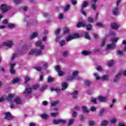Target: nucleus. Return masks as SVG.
I'll return each instance as SVG.
<instances>
[{
	"instance_id": "nucleus-29",
	"label": "nucleus",
	"mask_w": 126,
	"mask_h": 126,
	"mask_svg": "<svg viewBox=\"0 0 126 126\" xmlns=\"http://www.w3.org/2000/svg\"><path fill=\"white\" fill-rule=\"evenodd\" d=\"M7 27H8V28H9L10 29H12L13 28H15V25H14L13 24H8Z\"/></svg>"
},
{
	"instance_id": "nucleus-5",
	"label": "nucleus",
	"mask_w": 126,
	"mask_h": 126,
	"mask_svg": "<svg viewBox=\"0 0 126 126\" xmlns=\"http://www.w3.org/2000/svg\"><path fill=\"white\" fill-rule=\"evenodd\" d=\"M13 101L15 102V103H16L17 105H21V104H22V100L20 97H16Z\"/></svg>"
},
{
	"instance_id": "nucleus-19",
	"label": "nucleus",
	"mask_w": 126,
	"mask_h": 126,
	"mask_svg": "<svg viewBox=\"0 0 126 126\" xmlns=\"http://www.w3.org/2000/svg\"><path fill=\"white\" fill-rule=\"evenodd\" d=\"M41 118L43 119V120H47L50 118V116L47 114H43L41 115Z\"/></svg>"
},
{
	"instance_id": "nucleus-36",
	"label": "nucleus",
	"mask_w": 126,
	"mask_h": 126,
	"mask_svg": "<svg viewBox=\"0 0 126 126\" xmlns=\"http://www.w3.org/2000/svg\"><path fill=\"white\" fill-rule=\"evenodd\" d=\"M105 110H106L105 108L101 109L100 112H99V116H100V117H102V116H103V114H104V113H105Z\"/></svg>"
},
{
	"instance_id": "nucleus-11",
	"label": "nucleus",
	"mask_w": 126,
	"mask_h": 126,
	"mask_svg": "<svg viewBox=\"0 0 126 126\" xmlns=\"http://www.w3.org/2000/svg\"><path fill=\"white\" fill-rule=\"evenodd\" d=\"M86 26V22L84 21L82 22H79L77 24V27L78 28H80V27H85Z\"/></svg>"
},
{
	"instance_id": "nucleus-31",
	"label": "nucleus",
	"mask_w": 126,
	"mask_h": 126,
	"mask_svg": "<svg viewBox=\"0 0 126 126\" xmlns=\"http://www.w3.org/2000/svg\"><path fill=\"white\" fill-rule=\"evenodd\" d=\"M101 79L103 81H106V80H108L109 79V76L105 75L101 78Z\"/></svg>"
},
{
	"instance_id": "nucleus-40",
	"label": "nucleus",
	"mask_w": 126,
	"mask_h": 126,
	"mask_svg": "<svg viewBox=\"0 0 126 126\" xmlns=\"http://www.w3.org/2000/svg\"><path fill=\"white\" fill-rule=\"evenodd\" d=\"M73 79H74V77L73 76H68L67 78H66V80L68 81H71V80H73Z\"/></svg>"
},
{
	"instance_id": "nucleus-20",
	"label": "nucleus",
	"mask_w": 126,
	"mask_h": 126,
	"mask_svg": "<svg viewBox=\"0 0 126 126\" xmlns=\"http://www.w3.org/2000/svg\"><path fill=\"white\" fill-rule=\"evenodd\" d=\"M63 34H69V29L67 28H64L63 29Z\"/></svg>"
},
{
	"instance_id": "nucleus-35",
	"label": "nucleus",
	"mask_w": 126,
	"mask_h": 126,
	"mask_svg": "<svg viewBox=\"0 0 126 126\" xmlns=\"http://www.w3.org/2000/svg\"><path fill=\"white\" fill-rule=\"evenodd\" d=\"M87 20L89 23H93L94 22V19L92 17H88Z\"/></svg>"
},
{
	"instance_id": "nucleus-50",
	"label": "nucleus",
	"mask_w": 126,
	"mask_h": 126,
	"mask_svg": "<svg viewBox=\"0 0 126 126\" xmlns=\"http://www.w3.org/2000/svg\"><path fill=\"white\" fill-rule=\"evenodd\" d=\"M113 64H114V61L111 60L108 63L107 65H108V66H112V65H113Z\"/></svg>"
},
{
	"instance_id": "nucleus-22",
	"label": "nucleus",
	"mask_w": 126,
	"mask_h": 126,
	"mask_svg": "<svg viewBox=\"0 0 126 126\" xmlns=\"http://www.w3.org/2000/svg\"><path fill=\"white\" fill-rule=\"evenodd\" d=\"M71 35L73 38V39H77L80 37V36L79 35V34L77 33L71 34Z\"/></svg>"
},
{
	"instance_id": "nucleus-6",
	"label": "nucleus",
	"mask_w": 126,
	"mask_h": 126,
	"mask_svg": "<svg viewBox=\"0 0 126 126\" xmlns=\"http://www.w3.org/2000/svg\"><path fill=\"white\" fill-rule=\"evenodd\" d=\"M55 69L57 72H58V74L60 75V76H63V75L64 72L63 71L61 70V67H60V66L58 65H56L55 67Z\"/></svg>"
},
{
	"instance_id": "nucleus-1",
	"label": "nucleus",
	"mask_w": 126,
	"mask_h": 126,
	"mask_svg": "<svg viewBox=\"0 0 126 126\" xmlns=\"http://www.w3.org/2000/svg\"><path fill=\"white\" fill-rule=\"evenodd\" d=\"M39 88V85L35 84L33 85L32 88H26V91L24 92V95L26 98H28L31 96V92H32V89L36 90Z\"/></svg>"
},
{
	"instance_id": "nucleus-21",
	"label": "nucleus",
	"mask_w": 126,
	"mask_h": 126,
	"mask_svg": "<svg viewBox=\"0 0 126 126\" xmlns=\"http://www.w3.org/2000/svg\"><path fill=\"white\" fill-rule=\"evenodd\" d=\"M12 98H13V94H10L9 95L6 97L7 101H10L12 100Z\"/></svg>"
},
{
	"instance_id": "nucleus-38",
	"label": "nucleus",
	"mask_w": 126,
	"mask_h": 126,
	"mask_svg": "<svg viewBox=\"0 0 126 126\" xmlns=\"http://www.w3.org/2000/svg\"><path fill=\"white\" fill-rule=\"evenodd\" d=\"M18 82H19V78H16L13 79L12 83L13 84H14L15 83H18Z\"/></svg>"
},
{
	"instance_id": "nucleus-33",
	"label": "nucleus",
	"mask_w": 126,
	"mask_h": 126,
	"mask_svg": "<svg viewBox=\"0 0 126 126\" xmlns=\"http://www.w3.org/2000/svg\"><path fill=\"white\" fill-rule=\"evenodd\" d=\"M71 40H73L72 35H70L67 36L66 39V41H67V42H69V41H71Z\"/></svg>"
},
{
	"instance_id": "nucleus-24",
	"label": "nucleus",
	"mask_w": 126,
	"mask_h": 126,
	"mask_svg": "<svg viewBox=\"0 0 126 126\" xmlns=\"http://www.w3.org/2000/svg\"><path fill=\"white\" fill-rule=\"evenodd\" d=\"M86 26L87 27V30L88 31H90V30H92V25H91V24H89L88 25H86Z\"/></svg>"
},
{
	"instance_id": "nucleus-8",
	"label": "nucleus",
	"mask_w": 126,
	"mask_h": 126,
	"mask_svg": "<svg viewBox=\"0 0 126 126\" xmlns=\"http://www.w3.org/2000/svg\"><path fill=\"white\" fill-rule=\"evenodd\" d=\"M71 96H72V97L73 99H77V95H78V91H76L73 92V93H71L69 94Z\"/></svg>"
},
{
	"instance_id": "nucleus-45",
	"label": "nucleus",
	"mask_w": 126,
	"mask_h": 126,
	"mask_svg": "<svg viewBox=\"0 0 126 126\" xmlns=\"http://www.w3.org/2000/svg\"><path fill=\"white\" fill-rule=\"evenodd\" d=\"M109 34L110 36H116V32L113 31H110L109 32Z\"/></svg>"
},
{
	"instance_id": "nucleus-51",
	"label": "nucleus",
	"mask_w": 126,
	"mask_h": 126,
	"mask_svg": "<svg viewBox=\"0 0 126 126\" xmlns=\"http://www.w3.org/2000/svg\"><path fill=\"white\" fill-rule=\"evenodd\" d=\"M14 2L16 3V4H19V3H21L22 2V0H14Z\"/></svg>"
},
{
	"instance_id": "nucleus-55",
	"label": "nucleus",
	"mask_w": 126,
	"mask_h": 126,
	"mask_svg": "<svg viewBox=\"0 0 126 126\" xmlns=\"http://www.w3.org/2000/svg\"><path fill=\"white\" fill-rule=\"evenodd\" d=\"M63 56L64 57H67V56H68V52L67 51H64Z\"/></svg>"
},
{
	"instance_id": "nucleus-41",
	"label": "nucleus",
	"mask_w": 126,
	"mask_h": 126,
	"mask_svg": "<svg viewBox=\"0 0 126 126\" xmlns=\"http://www.w3.org/2000/svg\"><path fill=\"white\" fill-rule=\"evenodd\" d=\"M87 5H88V2L85 1V2H84V3L82 5L81 8H83H83H85V7H86V6H87Z\"/></svg>"
},
{
	"instance_id": "nucleus-61",
	"label": "nucleus",
	"mask_w": 126,
	"mask_h": 126,
	"mask_svg": "<svg viewBox=\"0 0 126 126\" xmlns=\"http://www.w3.org/2000/svg\"><path fill=\"white\" fill-rule=\"evenodd\" d=\"M77 74H78V72L74 71L73 72L72 76H73L74 77H76Z\"/></svg>"
},
{
	"instance_id": "nucleus-12",
	"label": "nucleus",
	"mask_w": 126,
	"mask_h": 126,
	"mask_svg": "<svg viewBox=\"0 0 126 126\" xmlns=\"http://www.w3.org/2000/svg\"><path fill=\"white\" fill-rule=\"evenodd\" d=\"M36 37H38V32H33L32 34L30 37V38L32 40L33 39H35Z\"/></svg>"
},
{
	"instance_id": "nucleus-37",
	"label": "nucleus",
	"mask_w": 126,
	"mask_h": 126,
	"mask_svg": "<svg viewBox=\"0 0 126 126\" xmlns=\"http://www.w3.org/2000/svg\"><path fill=\"white\" fill-rule=\"evenodd\" d=\"M82 109L83 110L84 113H89V111L86 106H83Z\"/></svg>"
},
{
	"instance_id": "nucleus-4",
	"label": "nucleus",
	"mask_w": 126,
	"mask_h": 126,
	"mask_svg": "<svg viewBox=\"0 0 126 126\" xmlns=\"http://www.w3.org/2000/svg\"><path fill=\"white\" fill-rule=\"evenodd\" d=\"M4 114L5 115V120L9 121L10 119H14V117L11 114V113H10V112H4Z\"/></svg>"
},
{
	"instance_id": "nucleus-30",
	"label": "nucleus",
	"mask_w": 126,
	"mask_h": 126,
	"mask_svg": "<svg viewBox=\"0 0 126 126\" xmlns=\"http://www.w3.org/2000/svg\"><path fill=\"white\" fill-rule=\"evenodd\" d=\"M60 101L59 100L55 101L53 102H52L51 105L52 107H55V106H57L58 104H59Z\"/></svg>"
},
{
	"instance_id": "nucleus-3",
	"label": "nucleus",
	"mask_w": 126,
	"mask_h": 126,
	"mask_svg": "<svg viewBox=\"0 0 126 126\" xmlns=\"http://www.w3.org/2000/svg\"><path fill=\"white\" fill-rule=\"evenodd\" d=\"M53 123L54 125H60V124H63V125H65L66 124V121L64 120H62V119H54L53 120Z\"/></svg>"
},
{
	"instance_id": "nucleus-32",
	"label": "nucleus",
	"mask_w": 126,
	"mask_h": 126,
	"mask_svg": "<svg viewBox=\"0 0 126 126\" xmlns=\"http://www.w3.org/2000/svg\"><path fill=\"white\" fill-rule=\"evenodd\" d=\"M84 83L86 86H90V85H91V82L89 80L85 81Z\"/></svg>"
},
{
	"instance_id": "nucleus-47",
	"label": "nucleus",
	"mask_w": 126,
	"mask_h": 126,
	"mask_svg": "<svg viewBox=\"0 0 126 126\" xmlns=\"http://www.w3.org/2000/svg\"><path fill=\"white\" fill-rule=\"evenodd\" d=\"M33 68L37 70V71H41V70H42V67L40 66H35Z\"/></svg>"
},
{
	"instance_id": "nucleus-53",
	"label": "nucleus",
	"mask_w": 126,
	"mask_h": 126,
	"mask_svg": "<svg viewBox=\"0 0 126 126\" xmlns=\"http://www.w3.org/2000/svg\"><path fill=\"white\" fill-rule=\"evenodd\" d=\"M94 76L95 77L96 80H99V79H101V77L99 76L98 74L95 73L94 74Z\"/></svg>"
},
{
	"instance_id": "nucleus-14",
	"label": "nucleus",
	"mask_w": 126,
	"mask_h": 126,
	"mask_svg": "<svg viewBox=\"0 0 126 126\" xmlns=\"http://www.w3.org/2000/svg\"><path fill=\"white\" fill-rule=\"evenodd\" d=\"M92 54V52L90 51H84L82 52V54L83 56H89V55H91Z\"/></svg>"
},
{
	"instance_id": "nucleus-60",
	"label": "nucleus",
	"mask_w": 126,
	"mask_h": 126,
	"mask_svg": "<svg viewBox=\"0 0 126 126\" xmlns=\"http://www.w3.org/2000/svg\"><path fill=\"white\" fill-rule=\"evenodd\" d=\"M116 122H117V119H116V118H114L113 119H112L110 120V122L112 124H116Z\"/></svg>"
},
{
	"instance_id": "nucleus-57",
	"label": "nucleus",
	"mask_w": 126,
	"mask_h": 126,
	"mask_svg": "<svg viewBox=\"0 0 126 126\" xmlns=\"http://www.w3.org/2000/svg\"><path fill=\"white\" fill-rule=\"evenodd\" d=\"M95 125V122L94 121H89V126H93Z\"/></svg>"
},
{
	"instance_id": "nucleus-26",
	"label": "nucleus",
	"mask_w": 126,
	"mask_h": 126,
	"mask_svg": "<svg viewBox=\"0 0 126 126\" xmlns=\"http://www.w3.org/2000/svg\"><path fill=\"white\" fill-rule=\"evenodd\" d=\"M98 100L99 101H100V102H105L106 101L107 99L106 98V97H104L102 96H100L98 97Z\"/></svg>"
},
{
	"instance_id": "nucleus-34",
	"label": "nucleus",
	"mask_w": 126,
	"mask_h": 126,
	"mask_svg": "<svg viewBox=\"0 0 126 126\" xmlns=\"http://www.w3.org/2000/svg\"><path fill=\"white\" fill-rule=\"evenodd\" d=\"M51 91L53 92V91H56L57 92V93H59V92H61V90L59 89H56L55 88H51L50 89Z\"/></svg>"
},
{
	"instance_id": "nucleus-42",
	"label": "nucleus",
	"mask_w": 126,
	"mask_h": 126,
	"mask_svg": "<svg viewBox=\"0 0 126 126\" xmlns=\"http://www.w3.org/2000/svg\"><path fill=\"white\" fill-rule=\"evenodd\" d=\"M29 55H30L31 56H33V55H36L35 50H31V51L29 53Z\"/></svg>"
},
{
	"instance_id": "nucleus-27",
	"label": "nucleus",
	"mask_w": 126,
	"mask_h": 126,
	"mask_svg": "<svg viewBox=\"0 0 126 126\" xmlns=\"http://www.w3.org/2000/svg\"><path fill=\"white\" fill-rule=\"evenodd\" d=\"M118 40L119 38L118 37H113L111 38V41L113 44H114V43H117Z\"/></svg>"
},
{
	"instance_id": "nucleus-25",
	"label": "nucleus",
	"mask_w": 126,
	"mask_h": 126,
	"mask_svg": "<svg viewBox=\"0 0 126 126\" xmlns=\"http://www.w3.org/2000/svg\"><path fill=\"white\" fill-rule=\"evenodd\" d=\"M29 81H31V78L30 77L27 76L25 77V83H28Z\"/></svg>"
},
{
	"instance_id": "nucleus-59",
	"label": "nucleus",
	"mask_w": 126,
	"mask_h": 126,
	"mask_svg": "<svg viewBox=\"0 0 126 126\" xmlns=\"http://www.w3.org/2000/svg\"><path fill=\"white\" fill-rule=\"evenodd\" d=\"M96 70L98 71H102V70H103V69L102 68V67L101 66H99L96 67Z\"/></svg>"
},
{
	"instance_id": "nucleus-39",
	"label": "nucleus",
	"mask_w": 126,
	"mask_h": 126,
	"mask_svg": "<svg viewBox=\"0 0 126 126\" xmlns=\"http://www.w3.org/2000/svg\"><path fill=\"white\" fill-rule=\"evenodd\" d=\"M54 33L56 36H58V35H59V34H60V33H61V29H58L56 30L55 31Z\"/></svg>"
},
{
	"instance_id": "nucleus-56",
	"label": "nucleus",
	"mask_w": 126,
	"mask_h": 126,
	"mask_svg": "<svg viewBox=\"0 0 126 126\" xmlns=\"http://www.w3.org/2000/svg\"><path fill=\"white\" fill-rule=\"evenodd\" d=\"M74 122V120H73V119H70V120L69 121L68 126H71V124H73V122Z\"/></svg>"
},
{
	"instance_id": "nucleus-10",
	"label": "nucleus",
	"mask_w": 126,
	"mask_h": 126,
	"mask_svg": "<svg viewBox=\"0 0 126 126\" xmlns=\"http://www.w3.org/2000/svg\"><path fill=\"white\" fill-rule=\"evenodd\" d=\"M116 44L112 43V44L107 45L106 50H114V49L116 48Z\"/></svg>"
},
{
	"instance_id": "nucleus-63",
	"label": "nucleus",
	"mask_w": 126,
	"mask_h": 126,
	"mask_svg": "<svg viewBox=\"0 0 126 126\" xmlns=\"http://www.w3.org/2000/svg\"><path fill=\"white\" fill-rule=\"evenodd\" d=\"M96 25L98 26V27H103V24L100 22L96 23Z\"/></svg>"
},
{
	"instance_id": "nucleus-2",
	"label": "nucleus",
	"mask_w": 126,
	"mask_h": 126,
	"mask_svg": "<svg viewBox=\"0 0 126 126\" xmlns=\"http://www.w3.org/2000/svg\"><path fill=\"white\" fill-rule=\"evenodd\" d=\"M2 12L4 13L7 11H8L9 9H11V6H7L6 4H2L0 7Z\"/></svg>"
},
{
	"instance_id": "nucleus-58",
	"label": "nucleus",
	"mask_w": 126,
	"mask_h": 126,
	"mask_svg": "<svg viewBox=\"0 0 126 126\" xmlns=\"http://www.w3.org/2000/svg\"><path fill=\"white\" fill-rule=\"evenodd\" d=\"M106 41H107V38H104V39L101 43L102 47H103V46H105V43H106Z\"/></svg>"
},
{
	"instance_id": "nucleus-18",
	"label": "nucleus",
	"mask_w": 126,
	"mask_h": 126,
	"mask_svg": "<svg viewBox=\"0 0 126 126\" xmlns=\"http://www.w3.org/2000/svg\"><path fill=\"white\" fill-rule=\"evenodd\" d=\"M109 124V121L107 120H103L101 123V126H108V124Z\"/></svg>"
},
{
	"instance_id": "nucleus-43",
	"label": "nucleus",
	"mask_w": 126,
	"mask_h": 126,
	"mask_svg": "<svg viewBox=\"0 0 126 126\" xmlns=\"http://www.w3.org/2000/svg\"><path fill=\"white\" fill-rule=\"evenodd\" d=\"M49 66V63H45L43 64V69H47V68H48V67Z\"/></svg>"
},
{
	"instance_id": "nucleus-49",
	"label": "nucleus",
	"mask_w": 126,
	"mask_h": 126,
	"mask_svg": "<svg viewBox=\"0 0 126 126\" xmlns=\"http://www.w3.org/2000/svg\"><path fill=\"white\" fill-rule=\"evenodd\" d=\"M92 8L93 10H96L97 8V5H96V4H92Z\"/></svg>"
},
{
	"instance_id": "nucleus-46",
	"label": "nucleus",
	"mask_w": 126,
	"mask_h": 126,
	"mask_svg": "<svg viewBox=\"0 0 126 126\" xmlns=\"http://www.w3.org/2000/svg\"><path fill=\"white\" fill-rule=\"evenodd\" d=\"M91 101L92 103H94V104H97V100L95 98H91Z\"/></svg>"
},
{
	"instance_id": "nucleus-16",
	"label": "nucleus",
	"mask_w": 126,
	"mask_h": 126,
	"mask_svg": "<svg viewBox=\"0 0 126 126\" xmlns=\"http://www.w3.org/2000/svg\"><path fill=\"white\" fill-rule=\"evenodd\" d=\"M62 90H65V89L67 88V83L65 82L62 83Z\"/></svg>"
},
{
	"instance_id": "nucleus-44",
	"label": "nucleus",
	"mask_w": 126,
	"mask_h": 126,
	"mask_svg": "<svg viewBox=\"0 0 126 126\" xmlns=\"http://www.w3.org/2000/svg\"><path fill=\"white\" fill-rule=\"evenodd\" d=\"M54 81V79L52 77L49 76L48 78V83H50L51 82H53Z\"/></svg>"
},
{
	"instance_id": "nucleus-28",
	"label": "nucleus",
	"mask_w": 126,
	"mask_h": 126,
	"mask_svg": "<svg viewBox=\"0 0 126 126\" xmlns=\"http://www.w3.org/2000/svg\"><path fill=\"white\" fill-rule=\"evenodd\" d=\"M27 48H28L27 45H24L22 48V49H21V51L22 52V53H24L25 51H27Z\"/></svg>"
},
{
	"instance_id": "nucleus-54",
	"label": "nucleus",
	"mask_w": 126,
	"mask_h": 126,
	"mask_svg": "<svg viewBox=\"0 0 126 126\" xmlns=\"http://www.w3.org/2000/svg\"><path fill=\"white\" fill-rule=\"evenodd\" d=\"M123 55H124V53H123L122 51H121V50H118L117 51L118 56H120L121 57V56H123Z\"/></svg>"
},
{
	"instance_id": "nucleus-15",
	"label": "nucleus",
	"mask_w": 126,
	"mask_h": 126,
	"mask_svg": "<svg viewBox=\"0 0 126 126\" xmlns=\"http://www.w3.org/2000/svg\"><path fill=\"white\" fill-rule=\"evenodd\" d=\"M35 55L36 56H42L43 55V52L41 49H36L35 50Z\"/></svg>"
},
{
	"instance_id": "nucleus-13",
	"label": "nucleus",
	"mask_w": 126,
	"mask_h": 126,
	"mask_svg": "<svg viewBox=\"0 0 126 126\" xmlns=\"http://www.w3.org/2000/svg\"><path fill=\"white\" fill-rule=\"evenodd\" d=\"M119 25L116 24V23H111V28L112 29H114L115 30H116L119 28Z\"/></svg>"
},
{
	"instance_id": "nucleus-9",
	"label": "nucleus",
	"mask_w": 126,
	"mask_h": 126,
	"mask_svg": "<svg viewBox=\"0 0 126 126\" xmlns=\"http://www.w3.org/2000/svg\"><path fill=\"white\" fill-rule=\"evenodd\" d=\"M119 8H120L119 7H115L113 9L112 13H113V15L117 16V15H118V14H119Z\"/></svg>"
},
{
	"instance_id": "nucleus-52",
	"label": "nucleus",
	"mask_w": 126,
	"mask_h": 126,
	"mask_svg": "<svg viewBox=\"0 0 126 126\" xmlns=\"http://www.w3.org/2000/svg\"><path fill=\"white\" fill-rule=\"evenodd\" d=\"M69 7H70V6L69 4L66 5L64 8V11H67L69 9Z\"/></svg>"
},
{
	"instance_id": "nucleus-62",
	"label": "nucleus",
	"mask_w": 126,
	"mask_h": 126,
	"mask_svg": "<svg viewBox=\"0 0 126 126\" xmlns=\"http://www.w3.org/2000/svg\"><path fill=\"white\" fill-rule=\"evenodd\" d=\"M36 45L37 47H40L42 45V41H40L36 42Z\"/></svg>"
},
{
	"instance_id": "nucleus-23",
	"label": "nucleus",
	"mask_w": 126,
	"mask_h": 126,
	"mask_svg": "<svg viewBox=\"0 0 126 126\" xmlns=\"http://www.w3.org/2000/svg\"><path fill=\"white\" fill-rule=\"evenodd\" d=\"M84 37L88 40H91V38H90V36H89V33L87 32H84Z\"/></svg>"
},
{
	"instance_id": "nucleus-48",
	"label": "nucleus",
	"mask_w": 126,
	"mask_h": 126,
	"mask_svg": "<svg viewBox=\"0 0 126 126\" xmlns=\"http://www.w3.org/2000/svg\"><path fill=\"white\" fill-rule=\"evenodd\" d=\"M51 117H53V118H55L57 117V116H59V113H51Z\"/></svg>"
},
{
	"instance_id": "nucleus-7",
	"label": "nucleus",
	"mask_w": 126,
	"mask_h": 126,
	"mask_svg": "<svg viewBox=\"0 0 126 126\" xmlns=\"http://www.w3.org/2000/svg\"><path fill=\"white\" fill-rule=\"evenodd\" d=\"M12 45H13V42L12 41H7L2 43V46H6L8 48H11L12 47Z\"/></svg>"
},
{
	"instance_id": "nucleus-64",
	"label": "nucleus",
	"mask_w": 126,
	"mask_h": 126,
	"mask_svg": "<svg viewBox=\"0 0 126 126\" xmlns=\"http://www.w3.org/2000/svg\"><path fill=\"white\" fill-rule=\"evenodd\" d=\"M123 45H125V47L124 48V51H126V40L123 41Z\"/></svg>"
},
{
	"instance_id": "nucleus-17",
	"label": "nucleus",
	"mask_w": 126,
	"mask_h": 126,
	"mask_svg": "<svg viewBox=\"0 0 126 126\" xmlns=\"http://www.w3.org/2000/svg\"><path fill=\"white\" fill-rule=\"evenodd\" d=\"M122 75V72H119L118 74H117L114 80V82H117L119 80V78H120V76Z\"/></svg>"
}]
</instances>
